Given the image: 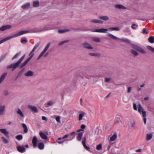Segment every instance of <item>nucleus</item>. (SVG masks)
<instances>
[{"label": "nucleus", "mask_w": 154, "mask_h": 154, "mask_svg": "<svg viewBox=\"0 0 154 154\" xmlns=\"http://www.w3.org/2000/svg\"><path fill=\"white\" fill-rule=\"evenodd\" d=\"M137 109L138 112L140 113H142V116L143 118V121L145 124L146 123V113L145 111L143 110V109L141 106L140 104H138L137 105Z\"/></svg>", "instance_id": "obj_1"}, {"label": "nucleus", "mask_w": 154, "mask_h": 154, "mask_svg": "<svg viewBox=\"0 0 154 154\" xmlns=\"http://www.w3.org/2000/svg\"><path fill=\"white\" fill-rule=\"evenodd\" d=\"M132 48L143 54L146 53L143 49L137 45H132Z\"/></svg>", "instance_id": "obj_2"}, {"label": "nucleus", "mask_w": 154, "mask_h": 154, "mask_svg": "<svg viewBox=\"0 0 154 154\" xmlns=\"http://www.w3.org/2000/svg\"><path fill=\"white\" fill-rule=\"evenodd\" d=\"M39 43H38L35 45L32 50L29 54V57L28 58V59H29V60H30L32 58V57H33L34 54V52L35 51V50L39 46Z\"/></svg>", "instance_id": "obj_3"}, {"label": "nucleus", "mask_w": 154, "mask_h": 154, "mask_svg": "<svg viewBox=\"0 0 154 154\" xmlns=\"http://www.w3.org/2000/svg\"><path fill=\"white\" fill-rule=\"evenodd\" d=\"M29 32V31L27 30L20 31L18 32L15 34L14 35L10 36V38L20 36L23 34L28 33Z\"/></svg>", "instance_id": "obj_4"}, {"label": "nucleus", "mask_w": 154, "mask_h": 154, "mask_svg": "<svg viewBox=\"0 0 154 154\" xmlns=\"http://www.w3.org/2000/svg\"><path fill=\"white\" fill-rule=\"evenodd\" d=\"M50 43H48L46 46L45 47V49H44V50L42 51L41 53L39 55V56L38 57V58H37V60H39L42 56H43L45 53L48 50V49L50 47Z\"/></svg>", "instance_id": "obj_5"}, {"label": "nucleus", "mask_w": 154, "mask_h": 154, "mask_svg": "<svg viewBox=\"0 0 154 154\" xmlns=\"http://www.w3.org/2000/svg\"><path fill=\"white\" fill-rule=\"evenodd\" d=\"M108 30V29H107L101 28L99 29H96L95 30L93 31L92 32L100 33H107V32Z\"/></svg>", "instance_id": "obj_6"}, {"label": "nucleus", "mask_w": 154, "mask_h": 154, "mask_svg": "<svg viewBox=\"0 0 154 154\" xmlns=\"http://www.w3.org/2000/svg\"><path fill=\"white\" fill-rule=\"evenodd\" d=\"M85 113L83 111H80L79 112V114L78 117V120L79 121H81L83 117H84L85 115Z\"/></svg>", "instance_id": "obj_7"}, {"label": "nucleus", "mask_w": 154, "mask_h": 154, "mask_svg": "<svg viewBox=\"0 0 154 154\" xmlns=\"http://www.w3.org/2000/svg\"><path fill=\"white\" fill-rule=\"evenodd\" d=\"M86 137L85 136L83 137V140L82 141V145L84 148L87 150H89L90 148L89 147L87 146L86 145Z\"/></svg>", "instance_id": "obj_8"}, {"label": "nucleus", "mask_w": 154, "mask_h": 154, "mask_svg": "<svg viewBox=\"0 0 154 154\" xmlns=\"http://www.w3.org/2000/svg\"><path fill=\"white\" fill-rule=\"evenodd\" d=\"M28 107L29 109H31L32 111L35 113H37L38 112V110L37 108L35 106L32 105L28 106Z\"/></svg>", "instance_id": "obj_9"}, {"label": "nucleus", "mask_w": 154, "mask_h": 154, "mask_svg": "<svg viewBox=\"0 0 154 154\" xmlns=\"http://www.w3.org/2000/svg\"><path fill=\"white\" fill-rule=\"evenodd\" d=\"M20 63L18 61L16 63L10 65V68H13L12 71H13L17 67Z\"/></svg>", "instance_id": "obj_10"}, {"label": "nucleus", "mask_w": 154, "mask_h": 154, "mask_svg": "<svg viewBox=\"0 0 154 154\" xmlns=\"http://www.w3.org/2000/svg\"><path fill=\"white\" fill-rule=\"evenodd\" d=\"M0 131L6 137L8 136L9 132L5 129H0Z\"/></svg>", "instance_id": "obj_11"}, {"label": "nucleus", "mask_w": 154, "mask_h": 154, "mask_svg": "<svg viewBox=\"0 0 154 154\" xmlns=\"http://www.w3.org/2000/svg\"><path fill=\"white\" fill-rule=\"evenodd\" d=\"M83 45L84 47L85 48L89 49H93V48L91 47V45L87 42L84 43Z\"/></svg>", "instance_id": "obj_12"}, {"label": "nucleus", "mask_w": 154, "mask_h": 154, "mask_svg": "<svg viewBox=\"0 0 154 154\" xmlns=\"http://www.w3.org/2000/svg\"><path fill=\"white\" fill-rule=\"evenodd\" d=\"M10 29V25H6L3 26L0 28V31H3Z\"/></svg>", "instance_id": "obj_13"}, {"label": "nucleus", "mask_w": 154, "mask_h": 154, "mask_svg": "<svg viewBox=\"0 0 154 154\" xmlns=\"http://www.w3.org/2000/svg\"><path fill=\"white\" fill-rule=\"evenodd\" d=\"M37 139L35 136H34L32 140V143L33 147L35 148L37 146Z\"/></svg>", "instance_id": "obj_14"}, {"label": "nucleus", "mask_w": 154, "mask_h": 154, "mask_svg": "<svg viewBox=\"0 0 154 154\" xmlns=\"http://www.w3.org/2000/svg\"><path fill=\"white\" fill-rule=\"evenodd\" d=\"M34 72L31 71L29 70L25 74V75L26 76L28 77V76H32L33 75Z\"/></svg>", "instance_id": "obj_15"}, {"label": "nucleus", "mask_w": 154, "mask_h": 154, "mask_svg": "<svg viewBox=\"0 0 154 154\" xmlns=\"http://www.w3.org/2000/svg\"><path fill=\"white\" fill-rule=\"evenodd\" d=\"M40 135L41 138L43 139L46 140L48 138L47 135L43 132H40L39 133Z\"/></svg>", "instance_id": "obj_16"}, {"label": "nucleus", "mask_w": 154, "mask_h": 154, "mask_svg": "<svg viewBox=\"0 0 154 154\" xmlns=\"http://www.w3.org/2000/svg\"><path fill=\"white\" fill-rule=\"evenodd\" d=\"M17 149L19 152H23L25 151V149L23 146H18L17 147Z\"/></svg>", "instance_id": "obj_17"}, {"label": "nucleus", "mask_w": 154, "mask_h": 154, "mask_svg": "<svg viewBox=\"0 0 154 154\" xmlns=\"http://www.w3.org/2000/svg\"><path fill=\"white\" fill-rule=\"evenodd\" d=\"M16 112L17 114L20 115V116L22 118H24V115L23 112L20 109H18L16 110Z\"/></svg>", "instance_id": "obj_18"}, {"label": "nucleus", "mask_w": 154, "mask_h": 154, "mask_svg": "<svg viewBox=\"0 0 154 154\" xmlns=\"http://www.w3.org/2000/svg\"><path fill=\"white\" fill-rule=\"evenodd\" d=\"M115 7L116 8L120 9H126V8L124 6L119 4L116 5L115 6Z\"/></svg>", "instance_id": "obj_19"}, {"label": "nucleus", "mask_w": 154, "mask_h": 154, "mask_svg": "<svg viewBox=\"0 0 154 154\" xmlns=\"http://www.w3.org/2000/svg\"><path fill=\"white\" fill-rule=\"evenodd\" d=\"M7 75V73H5L1 75L0 78V84L3 81Z\"/></svg>", "instance_id": "obj_20"}, {"label": "nucleus", "mask_w": 154, "mask_h": 154, "mask_svg": "<svg viewBox=\"0 0 154 154\" xmlns=\"http://www.w3.org/2000/svg\"><path fill=\"white\" fill-rule=\"evenodd\" d=\"M153 136L152 134L151 133L147 134L146 135V140L149 141L150 140Z\"/></svg>", "instance_id": "obj_21"}, {"label": "nucleus", "mask_w": 154, "mask_h": 154, "mask_svg": "<svg viewBox=\"0 0 154 154\" xmlns=\"http://www.w3.org/2000/svg\"><path fill=\"white\" fill-rule=\"evenodd\" d=\"M106 35L112 38L113 39L116 40L118 39H119V38H117L116 36L113 35L112 34L110 33H108Z\"/></svg>", "instance_id": "obj_22"}, {"label": "nucleus", "mask_w": 154, "mask_h": 154, "mask_svg": "<svg viewBox=\"0 0 154 154\" xmlns=\"http://www.w3.org/2000/svg\"><path fill=\"white\" fill-rule=\"evenodd\" d=\"M117 135L116 134H113L110 138V140L111 141H114L117 138Z\"/></svg>", "instance_id": "obj_23"}, {"label": "nucleus", "mask_w": 154, "mask_h": 154, "mask_svg": "<svg viewBox=\"0 0 154 154\" xmlns=\"http://www.w3.org/2000/svg\"><path fill=\"white\" fill-rule=\"evenodd\" d=\"M83 132H81L78 134V136L77 137V139L78 140L80 141L82 136Z\"/></svg>", "instance_id": "obj_24"}, {"label": "nucleus", "mask_w": 154, "mask_h": 154, "mask_svg": "<svg viewBox=\"0 0 154 154\" xmlns=\"http://www.w3.org/2000/svg\"><path fill=\"white\" fill-rule=\"evenodd\" d=\"M33 6L34 7H37L39 6V2L38 1H34L33 2Z\"/></svg>", "instance_id": "obj_25"}, {"label": "nucleus", "mask_w": 154, "mask_h": 154, "mask_svg": "<svg viewBox=\"0 0 154 154\" xmlns=\"http://www.w3.org/2000/svg\"><path fill=\"white\" fill-rule=\"evenodd\" d=\"M121 122V120L119 117H116L114 120V124L116 125Z\"/></svg>", "instance_id": "obj_26"}, {"label": "nucleus", "mask_w": 154, "mask_h": 154, "mask_svg": "<svg viewBox=\"0 0 154 154\" xmlns=\"http://www.w3.org/2000/svg\"><path fill=\"white\" fill-rule=\"evenodd\" d=\"M30 6V3H27L23 5L21 7L23 9L28 8Z\"/></svg>", "instance_id": "obj_27"}, {"label": "nucleus", "mask_w": 154, "mask_h": 154, "mask_svg": "<svg viewBox=\"0 0 154 154\" xmlns=\"http://www.w3.org/2000/svg\"><path fill=\"white\" fill-rule=\"evenodd\" d=\"M23 127L24 128V132L25 133H26L28 132V128L26 125L24 124H22Z\"/></svg>", "instance_id": "obj_28"}, {"label": "nucleus", "mask_w": 154, "mask_h": 154, "mask_svg": "<svg viewBox=\"0 0 154 154\" xmlns=\"http://www.w3.org/2000/svg\"><path fill=\"white\" fill-rule=\"evenodd\" d=\"M99 18L104 20L106 21L109 19V17H108L107 16H101L99 17Z\"/></svg>", "instance_id": "obj_29"}, {"label": "nucleus", "mask_w": 154, "mask_h": 154, "mask_svg": "<svg viewBox=\"0 0 154 154\" xmlns=\"http://www.w3.org/2000/svg\"><path fill=\"white\" fill-rule=\"evenodd\" d=\"M30 60H29L28 59L26 60V61L21 66L20 69H22L24 67Z\"/></svg>", "instance_id": "obj_30"}, {"label": "nucleus", "mask_w": 154, "mask_h": 154, "mask_svg": "<svg viewBox=\"0 0 154 154\" xmlns=\"http://www.w3.org/2000/svg\"><path fill=\"white\" fill-rule=\"evenodd\" d=\"M30 60H29L28 59L26 60V61L21 66L20 69H22L24 67Z\"/></svg>", "instance_id": "obj_31"}, {"label": "nucleus", "mask_w": 154, "mask_h": 154, "mask_svg": "<svg viewBox=\"0 0 154 154\" xmlns=\"http://www.w3.org/2000/svg\"><path fill=\"white\" fill-rule=\"evenodd\" d=\"M10 39V37H8L0 41V44Z\"/></svg>", "instance_id": "obj_32"}, {"label": "nucleus", "mask_w": 154, "mask_h": 154, "mask_svg": "<svg viewBox=\"0 0 154 154\" xmlns=\"http://www.w3.org/2000/svg\"><path fill=\"white\" fill-rule=\"evenodd\" d=\"M148 41L151 43H153L154 42V37L153 36L149 37L148 38Z\"/></svg>", "instance_id": "obj_33"}, {"label": "nucleus", "mask_w": 154, "mask_h": 154, "mask_svg": "<svg viewBox=\"0 0 154 154\" xmlns=\"http://www.w3.org/2000/svg\"><path fill=\"white\" fill-rule=\"evenodd\" d=\"M44 145L43 143H40L38 145V147L40 149H42L44 148Z\"/></svg>", "instance_id": "obj_34"}, {"label": "nucleus", "mask_w": 154, "mask_h": 154, "mask_svg": "<svg viewBox=\"0 0 154 154\" xmlns=\"http://www.w3.org/2000/svg\"><path fill=\"white\" fill-rule=\"evenodd\" d=\"M69 31V29H59L58 30V32L60 33H63Z\"/></svg>", "instance_id": "obj_35"}, {"label": "nucleus", "mask_w": 154, "mask_h": 154, "mask_svg": "<svg viewBox=\"0 0 154 154\" xmlns=\"http://www.w3.org/2000/svg\"><path fill=\"white\" fill-rule=\"evenodd\" d=\"M89 55L91 56H96L99 57L100 54L98 53H90L89 54Z\"/></svg>", "instance_id": "obj_36"}, {"label": "nucleus", "mask_w": 154, "mask_h": 154, "mask_svg": "<svg viewBox=\"0 0 154 154\" xmlns=\"http://www.w3.org/2000/svg\"><path fill=\"white\" fill-rule=\"evenodd\" d=\"M131 53L133 54L134 56H137L138 55V53L134 50L132 49L131 51Z\"/></svg>", "instance_id": "obj_37"}, {"label": "nucleus", "mask_w": 154, "mask_h": 154, "mask_svg": "<svg viewBox=\"0 0 154 154\" xmlns=\"http://www.w3.org/2000/svg\"><path fill=\"white\" fill-rule=\"evenodd\" d=\"M27 38L25 37L22 38L21 39V42L23 44H24V42L26 43L27 42Z\"/></svg>", "instance_id": "obj_38"}, {"label": "nucleus", "mask_w": 154, "mask_h": 154, "mask_svg": "<svg viewBox=\"0 0 154 154\" xmlns=\"http://www.w3.org/2000/svg\"><path fill=\"white\" fill-rule=\"evenodd\" d=\"M4 109L5 107L4 106H0V115L3 114Z\"/></svg>", "instance_id": "obj_39"}, {"label": "nucleus", "mask_w": 154, "mask_h": 154, "mask_svg": "<svg viewBox=\"0 0 154 154\" xmlns=\"http://www.w3.org/2000/svg\"><path fill=\"white\" fill-rule=\"evenodd\" d=\"M109 29L111 30L119 31L120 30V28L118 27H110L109 28Z\"/></svg>", "instance_id": "obj_40"}, {"label": "nucleus", "mask_w": 154, "mask_h": 154, "mask_svg": "<svg viewBox=\"0 0 154 154\" xmlns=\"http://www.w3.org/2000/svg\"><path fill=\"white\" fill-rule=\"evenodd\" d=\"M2 139L5 143H8V140L4 137H2Z\"/></svg>", "instance_id": "obj_41"}, {"label": "nucleus", "mask_w": 154, "mask_h": 154, "mask_svg": "<svg viewBox=\"0 0 154 154\" xmlns=\"http://www.w3.org/2000/svg\"><path fill=\"white\" fill-rule=\"evenodd\" d=\"M102 147V145L101 144H100L96 146V149L98 151L101 150Z\"/></svg>", "instance_id": "obj_42"}, {"label": "nucleus", "mask_w": 154, "mask_h": 154, "mask_svg": "<svg viewBox=\"0 0 154 154\" xmlns=\"http://www.w3.org/2000/svg\"><path fill=\"white\" fill-rule=\"evenodd\" d=\"M23 136L21 135H18L16 136V138L19 140H21L23 139Z\"/></svg>", "instance_id": "obj_43"}, {"label": "nucleus", "mask_w": 154, "mask_h": 154, "mask_svg": "<svg viewBox=\"0 0 154 154\" xmlns=\"http://www.w3.org/2000/svg\"><path fill=\"white\" fill-rule=\"evenodd\" d=\"M21 54V52H20L19 53H17L12 58V60H14L15 58H17Z\"/></svg>", "instance_id": "obj_44"}, {"label": "nucleus", "mask_w": 154, "mask_h": 154, "mask_svg": "<svg viewBox=\"0 0 154 154\" xmlns=\"http://www.w3.org/2000/svg\"><path fill=\"white\" fill-rule=\"evenodd\" d=\"M120 39L122 41L127 42L129 43H130L131 42L130 40L126 38H122Z\"/></svg>", "instance_id": "obj_45"}, {"label": "nucleus", "mask_w": 154, "mask_h": 154, "mask_svg": "<svg viewBox=\"0 0 154 154\" xmlns=\"http://www.w3.org/2000/svg\"><path fill=\"white\" fill-rule=\"evenodd\" d=\"M146 47L148 49L154 52V48L150 46H147Z\"/></svg>", "instance_id": "obj_46"}, {"label": "nucleus", "mask_w": 154, "mask_h": 154, "mask_svg": "<svg viewBox=\"0 0 154 154\" xmlns=\"http://www.w3.org/2000/svg\"><path fill=\"white\" fill-rule=\"evenodd\" d=\"M93 39L94 41L97 42H99L100 41V39L98 37H94L93 38Z\"/></svg>", "instance_id": "obj_47"}, {"label": "nucleus", "mask_w": 154, "mask_h": 154, "mask_svg": "<svg viewBox=\"0 0 154 154\" xmlns=\"http://www.w3.org/2000/svg\"><path fill=\"white\" fill-rule=\"evenodd\" d=\"M149 31L146 28H144L143 30L142 33L143 34H147L149 33Z\"/></svg>", "instance_id": "obj_48"}, {"label": "nucleus", "mask_w": 154, "mask_h": 154, "mask_svg": "<svg viewBox=\"0 0 154 154\" xmlns=\"http://www.w3.org/2000/svg\"><path fill=\"white\" fill-rule=\"evenodd\" d=\"M69 42V40H65V41H62L61 42L59 43V45L60 46H61V45H62L63 44H64L66 43H67V42Z\"/></svg>", "instance_id": "obj_49"}, {"label": "nucleus", "mask_w": 154, "mask_h": 154, "mask_svg": "<svg viewBox=\"0 0 154 154\" xmlns=\"http://www.w3.org/2000/svg\"><path fill=\"white\" fill-rule=\"evenodd\" d=\"M111 79V78L110 77L106 78L105 81L106 82L109 83L110 82Z\"/></svg>", "instance_id": "obj_50"}, {"label": "nucleus", "mask_w": 154, "mask_h": 154, "mask_svg": "<svg viewBox=\"0 0 154 154\" xmlns=\"http://www.w3.org/2000/svg\"><path fill=\"white\" fill-rule=\"evenodd\" d=\"M54 103V101H49L47 103V105L49 106H52Z\"/></svg>", "instance_id": "obj_51"}, {"label": "nucleus", "mask_w": 154, "mask_h": 154, "mask_svg": "<svg viewBox=\"0 0 154 154\" xmlns=\"http://www.w3.org/2000/svg\"><path fill=\"white\" fill-rule=\"evenodd\" d=\"M137 25L135 24H133L131 26V28L134 29H137Z\"/></svg>", "instance_id": "obj_52"}, {"label": "nucleus", "mask_w": 154, "mask_h": 154, "mask_svg": "<svg viewBox=\"0 0 154 154\" xmlns=\"http://www.w3.org/2000/svg\"><path fill=\"white\" fill-rule=\"evenodd\" d=\"M25 55H23L20 59L18 60V61L20 63L23 60L25 57Z\"/></svg>", "instance_id": "obj_53"}, {"label": "nucleus", "mask_w": 154, "mask_h": 154, "mask_svg": "<svg viewBox=\"0 0 154 154\" xmlns=\"http://www.w3.org/2000/svg\"><path fill=\"white\" fill-rule=\"evenodd\" d=\"M56 120L57 122H60V117L58 116L56 118Z\"/></svg>", "instance_id": "obj_54"}, {"label": "nucleus", "mask_w": 154, "mask_h": 154, "mask_svg": "<svg viewBox=\"0 0 154 154\" xmlns=\"http://www.w3.org/2000/svg\"><path fill=\"white\" fill-rule=\"evenodd\" d=\"M133 106L134 110H137V105L135 103H133Z\"/></svg>", "instance_id": "obj_55"}, {"label": "nucleus", "mask_w": 154, "mask_h": 154, "mask_svg": "<svg viewBox=\"0 0 154 154\" xmlns=\"http://www.w3.org/2000/svg\"><path fill=\"white\" fill-rule=\"evenodd\" d=\"M25 70V69L23 68L22 69L21 71L19 72V75H20L22 74L23 72H24Z\"/></svg>", "instance_id": "obj_56"}, {"label": "nucleus", "mask_w": 154, "mask_h": 154, "mask_svg": "<svg viewBox=\"0 0 154 154\" xmlns=\"http://www.w3.org/2000/svg\"><path fill=\"white\" fill-rule=\"evenodd\" d=\"M91 23H98V20L96 19H94L91 21Z\"/></svg>", "instance_id": "obj_57"}, {"label": "nucleus", "mask_w": 154, "mask_h": 154, "mask_svg": "<svg viewBox=\"0 0 154 154\" xmlns=\"http://www.w3.org/2000/svg\"><path fill=\"white\" fill-rule=\"evenodd\" d=\"M86 127V126L84 124L82 125L81 126V128L82 129L84 130Z\"/></svg>", "instance_id": "obj_58"}, {"label": "nucleus", "mask_w": 154, "mask_h": 154, "mask_svg": "<svg viewBox=\"0 0 154 154\" xmlns=\"http://www.w3.org/2000/svg\"><path fill=\"white\" fill-rule=\"evenodd\" d=\"M42 119L43 120H44L45 121H47V118L44 116H42Z\"/></svg>", "instance_id": "obj_59"}, {"label": "nucleus", "mask_w": 154, "mask_h": 154, "mask_svg": "<svg viewBox=\"0 0 154 154\" xmlns=\"http://www.w3.org/2000/svg\"><path fill=\"white\" fill-rule=\"evenodd\" d=\"M69 134H66V135H65L64 137H62V139H64L66 138H68V137L69 136Z\"/></svg>", "instance_id": "obj_60"}, {"label": "nucleus", "mask_w": 154, "mask_h": 154, "mask_svg": "<svg viewBox=\"0 0 154 154\" xmlns=\"http://www.w3.org/2000/svg\"><path fill=\"white\" fill-rule=\"evenodd\" d=\"M131 87H128V91H127L128 92V93L130 92L131 91Z\"/></svg>", "instance_id": "obj_61"}, {"label": "nucleus", "mask_w": 154, "mask_h": 154, "mask_svg": "<svg viewBox=\"0 0 154 154\" xmlns=\"http://www.w3.org/2000/svg\"><path fill=\"white\" fill-rule=\"evenodd\" d=\"M85 76L86 78H88V79H89L90 78V77L91 76L90 75H88L87 74H86L85 75Z\"/></svg>", "instance_id": "obj_62"}, {"label": "nucleus", "mask_w": 154, "mask_h": 154, "mask_svg": "<svg viewBox=\"0 0 154 154\" xmlns=\"http://www.w3.org/2000/svg\"><path fill=\"white\" fill-rule=\"evenodd\" d=\"M103 23V22L101 20H98V23L102 24Z\"/></svg>", "instance_id": "obj_63"}, {"label": "nucleus", "mask_w": 154, "mask_h": 154, "mask_svg": "<svg viewBox=\"0 0 154 154\" xmlns=\"http://www.w3.org/2000/svg\"><path fill=\"white\" fill-rule=\"evenodd\" d=\"M141 151V149H138L136 150V152H140Z\"/></svg>", "instance_id": "obj_64"}]
</instances>
